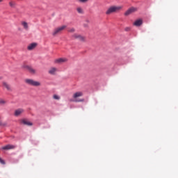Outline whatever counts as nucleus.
<instances>
[{"instance_id": "obj_1", "label": "nucleus", "mask_w": 178, "mask_h": 178, "mask_svg": "<svg viewBox=\"0 0 178 178\" xmlns=\"http://www.w3.org/2000/svg\"><path fill=\"white\" fill-rule=\"evenodd\" d=\"M123 9V6H111L106 11V15H112V13H118Z\"/></svg>"}, {"instance_id": "obj_2", "label": "nucleus", "mask_w": 178, "mask_h": 178, "mask_svg": "<svg viewBox=\"0 0 178 178\" xmlns=\"http://www.w3.org/2000/svg\"><path fill=\"white\" fill-rule=\"evenodd\" d=\"M25 83L28 86H32V87H41V82L35 81L34 79H25Z\"/></svg>"}, {"instance_id": "obj_3", "label": "nucleus", "mask_w": 178, "mask_h": 178, "mask_svg": "<svg viewBox=\"0 0 178 178\" xmlns=\"http://www.w3.org/2000/svg\"><path fill=\"white\" fill-rule=\"evenodd\" d=\"M65 29H66V25L56 28L53 31V35H58V34H60V33H62Z\"/></svg>"}, {"instance_id": "obj_4", "label": "nucleus", "mask_w": 178, "mask_h": 178, "mask_svg": "<svg viewBox=\"0 0 178 178\" xmlns=\"http://www.w3.org/2000/svg\"><path fill=\"white\" fill-rule=\"evenodd\" d=\"M83 97L82 92H76L73 95V98L75 99V102H84V99L77 100V98Z\"/></svg>"}, {"instance_id": "obj_5", "label": "nucleus", "mask_w": 178, "mask_h": 178, "mask_svg": "<svg viewBox=\"0 0 178 178\" xmlns=\"http://www.w3.org/2000/svg\"><path fill=\"white\" fill-rule=\"evenodd\" d=\"M72 38H75L76 40H79V41H86V37L77 33L72 35Z\"/></svg>"}, {"instance_id": "obj_6", "label": "nucleus", "mask_w": 178, "mask_h": 178, "mask_svg": "<svg viewBox=\"0 0 178 178\" xmlns=\"http://www.w3.org/2000/svg\"><path fill=\"white\" fill-rule=\"evenodd\" d=\"M134 12H137V8L132 7V8L128 9L124 13V16H129V15H131V13H134Z\"/></svg>"}, {"instance_id": "obj_7", "label": "nucleus", "mask_w": 178, "mask_h": 178, "mask_svg": "<svg viewBox=\"0 0 178 178\" xmlns=\"http://www.w3.org/2000/svg\"><path fill=\"white\" fill-rule=\"evenodd\" d=\"M20 124H24V126H33V122L29 121L26 119H22L20 120Z\"/></svg>"}, {"instance_id": "obj_8", "label": "nucleus", "mask_w": 178, "mask_h": 178, "mask_svg": "<svg viewBox=\"0 0 178 178\" xmlns=\"http://www.w3.org/2000/svg\"><path fill=\"white\" fill-rule=\"evenodd\" d=\"M15 148H16V146L14 145H7L3 146L1 149L8 151L9 149H15Z\"/></svg>"}, {"instance_id": "obj_9", "label": "nucleus", "mask_w": 178, "mask_h": 178, "mask_svg": "<svg viewBox=\"0 0 178 178\" xmlns=\"http://www.w3.org/2000/svg\"><path fill=\"white\" fill-rule=\"evenodd\" d=\"M24 109L23 108H18L17 110L15 111L14 115L15 116H20V115H22V113H24Z\"/></svg>"}, {"instance_id": "obj_10", "label": "nucleus", "mask_w": 178, "mask_h": 178, "mask_svg": "<svg viewBox=\"0 0 178 178\" xmlns=\"http://www.w3.org/2000/svg\"><path fill=\"white\" fill-rule=\"evenodd\" d=\"M65 62H67V58H57L54 60V63H65Z\"/></svg>"}, {"instance_id": "obj_11", "label": "nucleus", "mask_w": 178, "mask_h": 178, "mask_svg": "<svg viewBox=\"0 0 178 178\" xmlns=\"http://www.w3.org/2000/svg\"><path fill=\"white\" fill-rule=\"evenodd\" d=\"M3 87L4 88H6L7 91H12V87H10V85L7 82H5V81L3 82Z\"/></svg>"}, {"instance_id": "obj_12", "label": "nucleus", "mask_w": 178, "mask_h": 178, "mask_svg": "<svg viewBox=\"0 0 178 178\" xmlns=\"http://www.w3.org/2000/svg\"><path fill=\"white\" fill-rule=\"evenodd\" d=\"M26 68L31 74H35V73H37V71L30 66H26Z\"/></svg>"}, {"instance_id": "obj_13", "label": "nucleus", "mask_w": 178, "mask_h": 178, "mask_svg": "<svg viewBox=\"0 0 178 178\" xmlns=\"http://www.w3.org/2000/svg\"><path fill=\"white\" fill-rule=\"evenodd\" d=\"M58 72V68L52 67L49 69V74H55Z\"/></svg>"}, {"instance_id": "obj_14", "label": "nucleus", "mask_w": 178, "mask_h": 178, "mask_svg": "<svg viewBox=\"0 0 178 178\" xmlns=\"http://www.w3.org/2000/svg\"><path fill=\"white\" fill-rule=\"evenodd\" d=\"M35 47H37V43H31V44H29L27 47V49L29 51H33V49H34V48H35Z\"/></svg>"}, {"instance_id": "obj_15", "label": "nucleus", "mask_w": 178, "mask_h": 178, "mask_svg": "<svg viewBox=\"0 0 178 178\" xmlns=\"http://www.w3.org/2000/svg\"><path fill=\"white\" fill-rule=\"evenodd\" d=\"M141 24H143V19H138L134 23V25L136 26V27H140Z\"/></svg>"}, {"instance_id": "obj_16", "label": "nucleus", "mask_w": 178, "mask_h": 178, "mask_svg": "<svg viewBox=\"0 0 178 178\" xmlns=\"http://www.w3.org/2000/svg\"><path fill=\"white\" fill-rule=\"evenodd\" d=\"M21 24L22 27L24 29V30H29V24L26 22L22 21L21 22Z\"/></svg>"}, {"instance_id": "obj_17", "label": "nucleus", "mask_w": 178, "mask_h": 178, "mask_svg": "<svg viewBox=\"0 0 178 178\" xmlns=\"http://www.w3.org/2000/svg\"><path fill=\"white\" fill-rule=\"evenodd\" d=\"M76 12L79 13V15H83L84 14V10L81 7H77L76 8Z\"/></svg>"}, {"instance_id": "obj_18", "label": "nucleus", "mask_w": 178, "mask_h": 178, "mask_svg": "<svg viewBox=\"0 0 178 178\" xmlns=\"http://www.w3.org/2000/svg\"><path fill=\"white\" fill-rule=\"evenodd\" d=\"M9 6L10 8H15L16 6V2L14 1H10Z\"/></svg>"}, {"instance_id": "obj_19", "label": "nucleus", "mask_w": 178, "mask_h": 178, "mask_svg": "<svg viewBox=\"0 0 178 178\" xmlns=\"http://www.w3.org/2000/svg\"><path fill=\"white\" fill-rule=\"evenodd\" d=\"M6 103H7L6 100L3 99H0V105H6Z\"/></svg>"}, {"instance_id": "obj_20", "label": "nucleus", "mask_w": 178, "mask_h": 178, "mask_svg": "<svg viewBox=\"0 0 178 178\" xmlns=\"http://www.w3.org/2000/svg\"><path fill=\"white\" fill-rule=\"evenodd\" d=\"M53 98H54V99H57V100L60 99V97H59L57 95H54Z\"/></svg>"}, {"instance_id": "obj_21", "label": "nucleus", "mask_w": 178, "mask_h": 178, "mask_svg": "<svg viewBox=\"0 0 178 178\" xmlns=\"http://www.w3.org/2000/svg\"><path fill=\"white\" fill-rule=\"evenodd\" d=\"M74 31H76L74 28H71L68 30V33H74Z\"/></svg>"}, {"instance_id": "obj_22", "label": "nucleus", "mask_w": 178, "mask_h": 178, "mask_svg": "<svg viewBox=\"0 0 178 178\" xmlns=\"http://www.w3.org/2000/svg\"><path fill=\"white\" fill-rule=\"evenodd\" d=\"M79 2L81 3H86V2H88V0H77Z\"/></svg>"}, {"instance_id": "obj_23", "label": "nucleus", "mask_w": 178, "mask_h": 178, "mask_svg": "<svg viewBox=\"0 0 178 178\" xmlns=\"http://www.w3.org/2000/svg\"><path fill=\"white\" fill-rule=\"evenodd\" d=\"M0 163H1V165H5V161L0 158Z\"/></svg>"}, {"instance_id": "obj_24", "label": "nucleus", "mask_w": 178, "mask_h": 178, "mask_svg": "<svg viewBox=\"0 0 178 178\" xmlns=\"http://www.w3.org/2000/svg\"><path fill=\"white\" fill-rule=\"evenodd\" d=\"M125 30L126 31H129L130 30V28H126Z\"/></svg>"}, {"instance_id": "obj_25", "label": "nucleus", "mask_w": 178, "mask_h": 178, "mask_svg": "<svg viewBox=\"0 0 178 178\" xmlns=\"http://www.w3.org/2000/svg\"><path fill=\"white\" fill-rule=\"evenodd\" d=\"M0 126H3V124H2V122L0 121Z\"/></svg>"}, {"instance_id": "obj_26", "label": "nucleus", "mask_w": 178, "mask_h": 178, "mask_svg": "<svg viewBox=\"0 0 178 178\" xmlns=\"http://www.w3.org/2000/svg\"><path fill=\"white\" fill-rule=\"evenodd\" d=\"M0 2H3V0H0Z\"/></svg>"}]
</instances>
